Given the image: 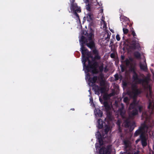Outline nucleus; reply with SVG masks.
<instances>
[{
    "label": "nucleus",
    "instance_id": "obj_36",
    "mask_svg": "<svg viewBox=\"0 0 154 154\" xmlns=\"http://www.w3.org/2000/svg\"><path fill=\"white\" fill-rule=\"evenodd\" d=\"M71 109L72 110H74V109Z\"/></svg>",
    "mask_w": 154,
    "mask_h": 154
},
{
    "label": "nucleus",
    "instance_id": "obj_31",
    "mask_svg": "<svg viewBox=\"0 0 154 154\" xmlns=\"http://www.w3.org/2000/svg\"><path fill=\"white\" fill-rule=\"evenodd\" d=\"M90 102H93V99L92 97H91L90 98Z\"/></svg>",
    "mask_w": 154,
    "mask_h": 154
},
{
    "label": "nucleus",
    "instance_id": "obj_37",
    "mask_svg": "<svg viewBox=\"0 0 154 154\" xmlns=\"http://www.w3.org/2000/svg\"><path fill=\"white\" fill-rule=\"evenodd\" d=\"M89 92H90V90H89Z\"/></svg>",
    "mask_w": 154,
    "mask_h": 154
},
{
    "label": "nucleus",
    "instance_id": "obj_17",
    "mask_svg": "<svg viewBox=\"0 0 154 154\" xmlns=\"http://www.w3.org/2000/svg\"><path fill=\"white\" fill-rule=\"evenodd\" d=\"M123 31L124 34H127L128 32V29L125 28V25H123Z\"/></svg>",
    "mask_w": 154,
    "mask_h": 154
},
{
    "label": "nucleus",
    "instance_id": "obj_15",
    "mask_svg": "<svg viewBox=\"0 0 154 154\" xmlns=\"http://www.w3.org/2000/svg\"><path fill=\"white\" fill-rule=\"evenodd\" d=\"M97 127L99 128H101L103 127L102 121L101 119H99L97 121Z\"/></svg>",
    "mask_w": 154,
    "mask_h": 154
},
{
    "label": "nucleus",
    "instance_id": "obj_19",
    "mask_svg": "<svg viewBox=\"0 0 154 154\" xmlns=\"http://www.w3.org/2000/svg\"><path fill=\"white\" fill-rule=\"evenodd\" d=\"M129 101L128 98L127 97H125L123 99V101L126 103V105H127L129 103H128Z\"/></svg>",
    "mask_w": 154,
    "mask_h": 154
},
{
    "label": "nucleus",
    "instance_id": "obj_20",
    "mask_svg": "<svg viewBox=\"0 0 154 154\" xmlns=\"http://www.w3.org/2000/svg\"><path fill=\"white\" fill-rule=\"evenodd\" d=\"M116 124L118 125L119 127V129L120 131V125L121 124V122L120 120H118L116 122Z\"/></svg>",
    "mask_w": 154,
    "mask_h": 154
},
{
    "label": "nucleus",
    "instance_id": "obj_14",
    "mask_svg": "<svg viewBox=\"0 0 154 154\" xmlns=\"http://www.w3.org/2000/svg\"><path fill=\"white\" fill-rule=\"evenodd\" d=\"M137 45V44L136 42H133L129 46L130 48L132 50L135 49Z\"/></svg>",
    "mask_w": 154,
    "mask_h": 154
},
{
    "label": "nucleus",
    "instance_id": "obj_16",
    "mask_svg": "<svg viewBox=\"0 0 154 154\" xmlns=\"http://www.w3.org/2000/svg\"><path fill=\"white\" fill-rule=\"evenodd\" d=\"M86 18L87 21L90 22L92 20L93 15L89 13L87 14Z\"/></svg>",
    "mask_w": 154,
    "mask_h": 154
},
{
    "label": "nucleus",
    "instance_id": "obj_32",
    "mask_svg": "<svg viewBox=\"0 0 154 154\" xmlns=\"http://www.w3.org/2000/svg\"><path fill=\"white\" fill-rule=\"evenodd\" d=\"M85 2L87 3L88 2V0H83Z\"/></svg>",
    "mask_w": 154,
    "mask_h": 154
},
{
    "label": "nucleus",
    "instance_id": "obj_22",
    "mask_svg": "<svg viewBox=\"0 0 154 154\" xmlns=\"http://www.w3.org/2000/svg\"><path fill=\"white\" fill-rule=\"evenodd\" d=\"M116 40L118 41H119L120 40V38L119 35L117 34L116 35Z\"/></svg>",
    "mask_w": 154,
    "mask_h": 154
},
{
    "label": "nucleus",
    "instance_id": "obj_13",
    "mask_svg": "<svg viewBox=\"0 0 154 154\" xmlns=\"http://www.w3.org/2000/svg\"><path fill=\"white\" fill-rule=\"evenodd\" d=\"M102 19H101V28H102L103 29H106V25L104 21V17H103V15H102Z\"/></svg>",
    "mask_w": 154,
    "mask_h": 154
},
{
    "label": "nucleus",
    "instance_id": "obj_29",
    "mask_svg": "<svg viewBox=\"0 0 154 154\" xmlns=\"http://www.w3.org/2000/svg\"><path fill=\"white\" fill-rule=\"evenodd\" d=\"M108 69H107V67H106L104 68V71L105 72H106L107 71H108Z\"/></svg>",
    "mask_w": 154,
    "mask_h": 154
},
{
    "label": "nucleus",
    "instance_id": "obj_27",
    "mask_svg": "<svg viewBox=\"0 0 154 154\" xmlns=\"http://www.w3.org/2000/svg\"><path fill=\"white\" fill-rule=\"evenodd\" d=\"M115 77L116 78V80L118 79V74H116L115 75Z\"/></svg>",
    "mask_w": 154,
    "mask_h": 154
},
{
    "label": "nucleus",
    "instance_id": "obj_11",
    "mask_svg": "<svg viewBox=\"0 0 154 154\" xmlns=\"http://www.w3.org/2000/svg\"><path fill=\"white\" fill-rule=\"evenodd\" d=\"M124 143L125 147L127 149V148H129L131 145V143L130 140L128 139H125L124 140Z\"/></svg>",
    "mask_w": 154,
    "mask_h": 154
},
{
    "label": "nucleus",
    "instance_id": "obj_2",
    "mask_svg": "<svg viewBox=\"0 0 154 154\" xmlns=\"http://www.w3.org/2000/svg\"><path fill=\"white\" fill-rule=\"evenodd\" d=\"M93 38L94 34L92 31L88 35V39L82 36L79 40L81 46L80 49L82 54L83 70L85 73L91 71L93 73H94L98 65L97 61L99 60L100 59L97 50L94 49L92 54H91L83 46V45L86 44L87 46L90 48H93L94 46Z\"/></svg>",
    "mask_w": 154,
    "mask_h": 154
},
{
    "label": "nucleus",
    "instance_id": "obj_3",
    "mask_svg": "<svg viewBox=\"0 0 154 154\" xmlns=\"http://www.w3.org/2000/svg\"><path fill=\"white\" fill-rule=\"evenodd\" d=\"M85 79L86 81H88V84L89 85L93 87V89L94 90L95 94H98L100 93H103L105 91V82L102 78L100 79L99 81L100 85L101 87H100L95 84L96 82L97 83L98 82V80H97V77L94 76L92 78L89 74L87 73L85 76Z\"/></svg>",
    "mask_w": 154,
    "mask_h": 154
},
{
    "label": "nucleus",
    "instance_id": "obj_34",
    "mask_svg": "<svg viewBox=\"0 0 154 154\" xmlns=\"http://www.w3.org/2000/svg\"><path fill=\"white\" fill-rule=\"evenodd\" d=\"M122 57V60H124V56H122V57Z\"/></svg>",
    "mask_w": 154,
    "mask_h": 154
},
{
    "label": "nucleus",
    "instance_id": "obj_25",
    "mask_svg": "<svg viewBox=\"0 0 154 154\" xmlns=\"http://www.w3.org/2000/svg\"><path fill=\"white\" fill-rule=\"evenodd\" d=\"M110 57L112 58H114L115 57V55L114 53H111L110 54Z\"/></svg>",
    "mask_w": 154,
    "mask_h": 154
},
{
    "label": "nucleus",
    "instance_id": "obj_5",
    "mask_svg": "<svg viewBox=\"0 0 154 154\" xmlns=\"http://www.w3.org/2000/svg\"><path fill=\"white\" fill-rule=\"evenodd\" d=\"M115 93L112 92L109 94H105L103 97V99L104 100L103 102L104 106L105 107V109L106 112L107 118L106 119V122H110L112 123V116L111 113V104L109 103L107 101V100L109 99V98L114 95Z\"/></svg>",
    "mask_w": 154,
    "mask_h": 154
},
{
    "label": "nucleus",
    "instance_id": "obj_35",
    "mask_svg": "<svg viewBox=\"0 0 154 154\" xmlns=\"http://www.w3.org/2000/svg\"><path fill=\"white\" fill-rule=\"evenodd\" d=\"M122 25H123L124 23H123V22H122Z\"/></svg>",
    "mask_w": 154,
    "mask_h": 154
},
{
    "label": "nucleus",
    "instance_id": "obj_1",
    "mask_svg": "<svg viewBox=\"0 0 154 154\" xmlns=\"http://www.w3.org/2000/svg\"><path fill=\"white\" fill-rule=\"evenodd\" d=\"M137 84L142 85L144 87L146 85L148 87L149 92L146 94V97L149 100V103L148 106V112H143L142 115V119H145L144 122L141 124V126L137 130L134 134L135 137L140 135L141 140V143L143 147L147 145V138L144 135L146 132L148 131V127L146 124L148 122L150 123L151 122L150 115L154 113V103L153 101V97L152 95V92L151 90V88L148 85V82H133L131 85V89L127 92L128 95L134 99L132 103L130 105L129 109H133V110L129 112V116L132 118L134 116L137 114V109L141 112L143 109V107L138 105L136 103L135 99L138 95L141 92L140 89L138 88L137 85Z\"/></svg>",
    "mask_w": 154,
    "mask_h": 154
},
{
    "label": "nucleus",
    "instance_id": "obj_8",
    "mask_svg": "<svg viewBox=\"0 0 154 154\" xmlns=\"http://www.w3.org/2000/svg\"><path fill=\"white\" fill-rule=\"evenodd\" d=\"M124 124L125 127H130V131H133L136 126L135 122L134 121H130L129 119H127L125 120Z\"/></svg>",
    "mask_w": 154,
    "mask_h": 154
},
{
    "label": "nucleus",
    "instance_id": "obj_23",
    "mask_svg": "<svg viewBox=\"0 0 154 154\" xmlns=\"http://www.w3.org/2000/svg\"><path fill=\"white\" fill-rule=\"evenodd\" d=\"M132 34L133 35V37L134 38H135V36H136V35L135 33V32H134V31H132Z\"/></svg>",
    "mask_w": 154,
    "mask_h": 154
},
{
    "label": "nucleus",
    "instance_id": "obj_26",
    "mask_svg": "<svg viewBox=\"0 0 154 154\" xmlns=\"http://www.w3.org/2000/svg\"><path fill=\"white\" fill-rule=\"evenodd\" d=\"M86 8L87 10L88 11H89L90 10V8L89 7V6L88 5H87Z\"/></svg>",
    "mask_w": 154,
    "mask_h": 154
},
{
    "label": "nucleus",
    "instance_id": "obj_28",
    "mask_svg": "<svg viewBox=\"0 0 154 154\" xmlns=\"http://www.w3.org/2000/svg\"><path fill=\"white\" fill-rule=\"evenodd\" d=\"M121 69L122 72H123L125 70V67H123V66H121Z\"/></svg>",
    "mask_w": 154,
    "mask_h": 154
},
{
    "label": "nucleus",
    "instance_id": "obj_33",
    "mask_svg": "<svg viewBox=\"0 0 154 154\" xmlns=\"http://www.w3.org/2000/svg\"><path fill=\"white\" fill-rule=\"evenodd\" d=\"M99 100H100V101L101 103H102V102H103V100H102V99L101 98H99Z\"/></svg>",
    "mask_w": 154,
    "mask_h": 154
},
{
    "label": "nucleus",
    "instance_id": "obj_21",
    "mask_svg": "<svg viewBox=\"0 0 154 154\" xmlns=\"http://www.w3.org/2000/svg\"><path fill=\"white\" fill-rule=\"evenodd\" d=\"M124 18V19L126 21H128L129 20V19L127 17H122V16H121L120 17V19L121 20L122 19H123Z\"/></svg>",
    "mask_w": 154,
    "mask_h": 154
},
{
    "label": "nucleus",
    "instance_id": "obj_9",
    "mask_svg": "<svg viewBox=\"0 0 154 154\" xmlns=\"http://www.w3.org/2000/svg\"><path fill=\"white\" fill-rule=\"evenodd\" d=\"M121 108L118 110V114L120 115L124 119L125 118V111L124 109V105L123 103H121Z\"/></svg>",
    "mask_w": 154,
    "mask_h": 154
},
{
    "label": "nucleus",
    "instance_id": "obj_10",
    "mask_svg": "<svg viewBox=\"0 0 154 154\" xmlns=\"http://www.w3.org/2000/svg\"><path fill=\"white\" fill-rule=\"evenodd\" d=\"M95 116L97 117H101L102 116L101 111L98 109H95L94 110Z\"/></svg>",
    "mask_w": 154,
    "mask_h": 154
},
{
    "label": "nucleus",
    "instance_id": "obj_4",
    "mask_svg": "<svg viewBox=\"0 0 154 154\" xmlns=\"http://www.w3.org/2000/svg\"><path fill=\"white\" fill-rule=\"evenodd\" d=\"M111 123L110 122H107L104 127V130L102 132L101 135L98 131L97 134H96V137L99 143V144L98 143H96L95 144V147L97 149L99 147V145L101 146L103 144V139L105 138L106 137H109L110 135H108V134H110L111 132V128L112 126Z\"/></svg>",
    "mask_w": 154,
    "mask_h": 154
},
{
    "label": "nucleus",
    "instance_id": "obj_24",
    "mask_svg": "<svg viewBox=\"0 0 154 154\" xmlns=\"http://www.w3.org/2000/svg\"><path fill=\"white\" fill-rule=\"evenodd\" d=\"M103 9L101 7L100 8V11H99V13H101V14H102V13H103Z\"/></svg>",
    "mask_w": 154,
    "mask_h": 154
},
{
    "label": "nucleus",
    "instance_id": "obj_6",
    "mask_svg": "<svg viewBox=\"0 0 154 154\" xmlns=\"http://www.w3.org/2000/svg\"><path fill=\"white\" fill-rule=\"evenodd\" d=\"M70 2L71 3V5L70 6V11H69V12H72L74 13V15H75V18L77 21H78L79 23H81L80 20L79 18L78 14H77L78 13H79L81 12V10L80 7H78L77 4L74 3V0H70Z\"/></svg>",
    "mask_w": 154,
    "mask_h": 154
},
{
    "label": "nucleus",
    "instance_id": "obj_18",
    "mask_svg": "<svg viewBox=\"0 0 154 154\" xmlns=\"http://www.w3.org/2000/svg\"><path fill=\"white\" fill-rule=\"evenodd\" d=\"M134 56L137 58H139L140 56V54L138 52H136L134 53Z\"/></svg>",
    "mask_w": 154,
    "mask_h": 154
},
{
    "label": "nucleus",
    "instance_id": "obj_7",
    "mask_svg": "<svg viewBox=\"0 0 154 154\" xmlns=\"http://www.w3.org/2000/svg\"><path fill=\"white\" fill-rule=\"evenodd\" d=\"M112 150V146L109 145L106 147H102L100 149L99 153L100 154H110Z\"/></svg>",
    "mask_w": 154,
    "mask_h": 154
},
{
    "label": "nucleus",
    "instance_id": "obj_12",
    "mask_svg": "<svg viewBox=\"0 0 154 154\" xmlns=\"http://www.w3.org/2000/svg\"><path fill=\"white\" fill-rule=\"evenodd\" d=\"M140 69L146 71L147 69V66L145 60H144L143 63H140Z\"/></svg>",
    "mask_w": 154,
    "mask_h": 154
},
{
    "label": "nucleus",
    "instance_id": "obj_30",
    "mask_svg": "<svg viewBox=\"0 0 154 154\" xmlns=\"http://www.w3.org/2000/svg\"><path fill=\"white\" fill-rule=\"evenodd\" d=\"M140 139H137V140L136 141H135V142L136 143V144L137 143H138L139 141L140 140Z\"/></svg>",
    "mask_w": 154,
    "mask_h": 154
}]
</instances>
